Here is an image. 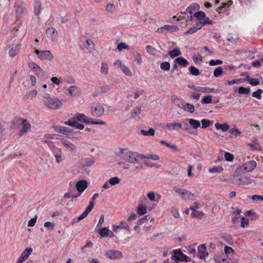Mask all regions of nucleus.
I'll use <instances>...</instances> for the list:
<instances>
[{
	"label": "nucleus",
	"mask_w": 263,
	"mask_h": 263,
	"mask_svg": "<svg viewBox=\"0 0 263 263\" xmlns=\"http://www.w3.org/2000/svg\"><path fill=\"white\" fill-rule=\"evenodd\" d=\"M203 215H204V213L202 212H199L198 211H194V212H192L191 214V216L194 218H201Z\"/></svg>",
	"instance_id": "nucleus-51"
},
{
	"label": "nucleus",
	"mask_w": 263,
	"mask_h": 263,
	"mask_svg": "<svg viewBox=\"0 0 263 263\" xmlns=\"http://www.w3.org/2000/svg\"><path fill=\"white\" fill-rule=\"evenodd\" d=\"M134 61L137 62L139 65L142 63V58L141 55L139 52L135 51L134 52Z\"/></svg>",
	"instance_id": "nucleus-44"
},
{
	"label": "nucleus",
	"mask_w": 263,
	"mask_h": 263,
	"mask_svg": "<svg viewBox=\"0 0 263 263\" xmlns=\"http://www.w3.org/2000/svg\"><path fill=\"white\" fill-rule=\"evenodd\" d=\"M68 95L72 97L79 96L81 93V89L76 86H71L67 89Z\"/></svg>",
	"instance_id": "nucleus-13"
},
{
	"label": "nucleus",
	"mask_w": 263,
	"mask_h": 263,
	"mask_svg": "<svg viewBox=\"0 0 263 263\" xmlns=\"http://www.w3.org/2000/svg\"><path fill=\"white\" fill-rule=\"evenodd\" d=\"M24 10L25 8L24 7V4L22 3L21 5H18L16 6L15 9V13L18 17L24 12Z\"/></svg>",
	"instance_id": "nucleus-34"
},
{
	"label": "nucleus",
	"mask_w": 263,
	"mask_h": 263,
	"mask_svg": "<svg viewBox=\"0 0 263 263\" xmlns=\"http://www.w3.org/2000/svg\"><path fill=\"white\" fill-rule=\"evenodd\" d=\"M224 158L227 161L231 162L234 159V156L229 152H226L224 154Z\"/></svg>",
	"instance_id": "nucleus-60"
},
{
	"label": "nucleus",
	"mask_w": 263,
	"mask_h": 263,
	"mask_svg": "<svg viewBox=\"0 0 263 263\" xmlns=\"http://www.w3.org/2000/svg\"><path fill=\"white\" fill-rule=\"evenodd\" d=\"M199 8V5L197 3H193L187 7L186 12L191 14L189 17L190 20H192L193 16L192 14L194 13L196 10H198Z\"/></svg>",
	"instance_id": "nucleus-18"
},
{
	"label": "nucleus",
	"mask_w": 263,
	"mask_h": 263,
	"mask_svg": "<svg viewBox=\"0 0 263 263\" xmlns=\"http://www.w3.org/2000/svg\"><path fill=\"white\" fill-rule=\"evenodd\" d=\"M244 81L248 82L252 86H257L260 84V81L258 79L251 78L249 75L247 76Z\"/></svg>",
	"instance_id": "nucleus-27"
},
{
	"label": "nucleus",
	"mask_w": 263,
	"mask_h": 263,
	"mask_svg": "<svg viewBox=\"0 0 263 263\" xmlns=\"http://www.w3.org/2000/svg\"><path fill=\"white\" fill-rule=\"evenodd\" d=\"M83 161V167H90L93 165L95 163V159L93 157H91L89 158H86L82 160Z\"/></svg>",
	"instance_id": "nucleus-24"
},
{
	"label": "nucleus",
	"mask_w": 263,
	"mask_h": 263,
	"mask_svg": "<svg viewBox=\"0 0 263 263\" xmlns=\"http://www.w3.org/2000/svg\"><path fill=\"white\" fill-rule=\"evenodd\" d=\"M256 164L255 161H249L243 165V169L247 172H252L255 168Z\"/></svg>",
	"instance_id": "nucleus-11"
},
{
	"label": "nucleus",
	"mask_w": 263,
	"mask_h": 263,
	"mask_svg": "<svg viewBox=\"0 0 263 263\" xmlns=\"http://www.w3.org/2000/svg\"><path fill=\"white\" fill-rule=\"evenodd\" d=\"M145 158V156L127 149L120 148L116 153V162L120 167L124 170L129 169V163H138L141 160Z\"/></svg>",
	"instance_id": "nucleus-1"
},
{
	"label": "nucleus",
	"mask_w": 263,
	"mask_h": 263,
	"mask_svg": "<svg viewBox=\"0 0 263 263\" xmlns=\"http://www.w3.org/2000/svg\"><path fill=\"white\" fill-rule=\"evenodd\" d=\"M212 102V96L211 95H208L204 97L201 101L202 104H210Z\"/></svg>",
	"instance_id": "nucleus-47"
},
{
	"label": "nucleus",
	"mask_w": 263,
	"mask_h": 263,
	"mask_svg": "<svg viewBox=\"0 0 263 263\" xmlns=\"http://www.w3.org/2000/svg\"><path fill=\"white\" fill-rule=\"evenodd\" d=\"M178 127L179 128H182V124L180 123H167L165 125V128H168L170 130H173L175 127Z\"/></svg>",
	"instance_id": "nucleus-35"
},
{
	"label": "nucleus",
	"mask_w": 263,
	"mask_h": 263,
	"mask_svg": "<svg viewBox=\"0 0 263 263\" xmlns=\"http://www.w3.org/2000/svg\"><path fill=\"white\" fill-rule=\"evenodd\" d=\"M137 213L140 215L145 214L147 212V207L146 205L141 204L138 206L137 210Z\"/></svg>",
	"instance_id": "nucleus-36"
},
{
	"label": "nucleus",
	"mask_w": 263,
	"mask_h": 263,
	"mask_svg": "<svg viewBox=\"0 0 263 263\" xmlns=\"http://www.w3.org/2000/svg\"><path fill=\"white\" fill-rule=\"evenodd\" d=\"M32 251V248H26L21 254L16 263H23L31 254Z\"/></svg>",
	"instance_id": "nucleus-8"
},
{
	"label": "nucleus",
	"mask_w": 263,
	"mask_h": 263,
	"mask_svg": "<svg viewBox=\"0 0 263 263\" xmlns=\"http://www.w3.org/2000/svg\"><path fill=\"white\" fill-rule=\"evenodd\" d=\"M245 79H234L232 80H228L227 81V84L229 85H232L234 84H238L240 83H242Z\"/></svg>",
	"instance_id": "nucleus-55"
},
{
	"label": "nucleus",
	"mask_w": 263,
	"mask_h": 263,
	"mask_svg": "<svg viewBox=\"0 0 263 263\" xmlns=\"http://www.w3.org/2000/svg\"><path fill=\"white\" fill-rule=\"evenodd\" d=\"M147 197L151 201L158 202L161 199V195L154 192H150L147 193Z\"/></svg>",
	"instance_id": "nucleus-19"
},
{
	"label": "nucleus",
	"mask_w": 263,
	"mask_h": 263,
	"mask_svg": "<svg viewBox=\"0 0 263 263\" xmlns=\"http://www.w3.org/2000/svg\"><path fill=\"white\" fill-rule=\"evenodd\" d=\"M262 92L263 90L262 89H258L257 91L252 93V97L258 100H260L261 99V93Z\"/></svg>",
	"instance_id": "nucleus-48"
},
{
	"label": "nucleus",
	"mask_w": 263,
	"mask_h": 263,
	"mask_svg": "<svg viewBox=\"0 0 263 263\" xmlns=\"http://www.w3.org/2000/svg\"><path fill=\"white\" fill-rule=\"evenodd\" d=\"M252 182V179L247 176H241L238 178L236 184L241 185H248L250 184Z\"/></svg>",
	"instance_id": "nucleus-14"
},
{
	"label": "nucleus",
	"mask_w": 263,
	"mask_h": 263,
	"mask_svg": "<svg viewBox=\"0 0 263 263\" xmlns=\"http://www.w3.org/2000/svg\"><path fill=\"white\" fill-rule=\"evenodd\" d=\"M35 53L37 55L38 58L41 60L51 61L53 57L52 53L49 50L40 51L38 49H35Z\"/></svg>",
	"instance_id": "nucleus-7"
},
{
	"label": "nucleus",
	"mask_w": 263,
	"mask_h": 263,
	"mask_svg": "<svg viewBox=\"0 0 263 263\" xmlns=\"http://www.w3.org/2000/svg\"><path fill=\"white\" fill-rule=\"evenodd\" d=\"M141 107L140 106H137L135 107L132 113L131 117L133 118H135L141 113Z\"/></svg>",
	"instance_id": "nucleus-50"
},
{
	"label": "nucleus",
	"mask_w": 263,
	"mask_h": 263,
	"mask_svg": "<svg viewBox=\"0 0 263 263\" xmlns=\"http://www.w3.org/2000/svg\"><path fill=\"white\" fill-rule=\"evenodd\" d=\"M118 63L119 67L124 74L128 76H132L133 75L132 72L129 70L128 67L123 64L121 61H118Z\"/></svg>",
	"instance_id": "nucleus-22"
},
{
	"label": "nucleus",
	"mask_w": 263,
	"mask_h": 263,
	"mask_svg": "<svg viewBox=\"0 0 263 263\" xmlns=\"http://www.w3.org/2000/svg\"><path fill=\"white\" fill-rule=\"evenodd\" d=\"M37 92L36 90H33L32 91H30L26 93L25 96V98L26 99L31 100L33 98H35L37 95Z\"/></svg>",
	"instance_id": "nucleus-37"
},
{
	"label": "nucleus",
	"mask_w": 263,
	"mask_h": 263,
	"mask_svg": "<svg viewBox=\"0 0 263 263\" xmlns=\"http://www.w3.org/2000/svg\"><path fill=\"white\" fill-rule=\"evenodd\" d=\"M181 54L180 49L178 48H176L172 50L169 51L168 54L172 58H174L178 57Z\"/></svg>",
	"instance_id": "nucleus-33"
},
{
	"label": "nucleus",
	"mask_w": 263,
	"mask_h": 263,
	"mask_svg": "<svg viewBox=\"0 0 263 263\" xmlns=\"http://www.w3.org/2000/svg\"><path fill=\"white\" fill-rule=\"evenodd\" d=\"M240 226L245 228L249 225V220L244 217H240Z\"/></svg>",
	"instance_id": "nucleus-57"
},
{
	"label": "nucleus",
	"mask_w": 263,
	"mask_h": 263,
	"mask_svg": "<svg viewBox=\"0 0 263 263\" xmlns=\"http://www.w3.org/2000/svg\"><path fill=\"white\" fill-rule=\"evenodd\" d=\"M163 28L170 32H176L179 30L178 27L176 25H165Z\"/></svg>",
	"instance_id": "nucleus-42"
},
{
	"label": "nucleus",
	"mask_w": 263,
	"mask_h": 263,
	"mask_svg": "<svg viewBox=\"0 0 263 263\" xmlns=\"http://www.w3.org/2000/svg\"><path fill=\"white\" fill-rule=\"evenodd\" d=\"M74 119H76L78 121L82 122L85 123L97 125L105 124V122L104 121L100 120H97L96 121H92L90 118L87 117L84 114H80L79 112L74 114Z\"/></svg>",
	"instance_id": "nucleus-3"
},
{
	"label": "nucleus",
	"mask_w": 263,
	"mask_h": 263,
	"mask_svg": "<svg viewBox=\"0 0 263 263\" xmlns=\"http://www.w3.org/2000/svg\"><path fill=\"white\" fill-rule=\"evenodd\" d=\"M41 7L42 3L41 2L36 1L34 6V14L35 15H38L40 13L41 11Z\"/></svg>",
	"instance_id": "nucleus-38"
},
{
	"label": "nucleus",
	"mask_w": 263,
	"mask_h": 263,
	"mask_svg": "<svg viewBox=\"0 0 263 263\" xmlns=\"http://www.w3.org/2000/svg\"><path fill=\"white\" fill-rule=\"evenodd\" d=\"M84 46L89 52H91L95 49V44L89 40H87L85 42Z\"/></svg>",
	"instance_id": "nucleus-28"
},
{
	"label": "nucleus",
	"mask_w": 263,
	"mask_h": 263,
	"mask_svg": "<svg viewBox=\"0 0 263 263\" xmlns=\"http://www.w3.org/2000/svg\"><path fill=\"white\" fill-rule=\"evenodd\" d=\"M98 194L97 193L93 195V196L91 198V200L90 201L89 204L88 206L87 207L85 211L84 212H83L78 217H77V219H74L73 220V222H78L80 221H81V220L85 218L87 216V215L91 211V210L93 208L94 204H95L93 201L96 199V198L98 197Z\"/></svg>",
	"instance_id": "nucleus-4"
},
{
	"label": "nucleus",
	"mask_w": 263,
	"mask_h": 263,
	"mask_svg": "<svg viewBox=\"0 0 263 263\" xmlns=\"http://www.w3.org/2000/svg\"><path fill=\"white\" fill-rule=\"evenodd\" d=\"M74 119H74V118H73V119H70V120H68L67 121H65L64 122V124L65 125H69V126H70L74 127L75 125H76V122H77L74 120Z\"/></svg>",
	"instance_id": "nucleus-64"
},
{
	"label": "nucleus",
	"mask_w": 263,
	"mask_h": 263,
	"mask_svg": "<svg viewBox=\"0 0 263 263\" xmlns=\"http://www.w3.org/2000/svg\"><path fill=\"white\" fill-rule=\"evenodd\" d=\"M140 133L143 136H152L154 135L155 131L153 128H150L147 131L144 129H141L140 130Z\"/></svg>",
	"instance_id": "nucleus-39"
},
{
	"label": "nucleus",
	"mask_w": 263,
	"mask_h": 263,
	"mask_svg": "<svg viewBox=\"0 0 263 263\" xmlns=\"http://www.w3.org/2000/svg\"><path fill=\"white\" fill-rule=\"evenodd\" d=\"M187 120L190 125L194 129H197L200 126V122L197 120L194 119H187Z\"/></svg>",
	"instance_id": "nucleus-30"
},
{
	"label": "nucleus",
	"mask_w": 263,
	"mask_h": 263,
	"mask_svg": "<svg viewBox=\"0 0 263 263\" xmlns=\"http://www.w3.org/2000/svg\"><path fill=\"white\" fill-rule=\"evenodd\" d=\"M28 66L30 68L33 70L34 72H35L36 71H37V69L39 70V68H41L34 62L30 63L28 65Z\"/></svg>",
	"instance_id": "nucleus-58"
},
{
	"label": "nucleus",
	"mask_w": 263,
	"mask_h": 263,
	"mask_svg": "<svg viewBox=\"0 0 263 263\" xmlns=\"http://www.w3.org/2000/svg\"><path fill=\"white\" fill-rule=\"evenodd\" d=\"M19 51L18 45H16L14 47L11 48L9 51V54L11 57H15Z\"/></svg>",
	"instance_id": "nucleus-40"
},
{
	"label": "nucleus",
	"mask_w": 263,
	"mask_h": 263,
	"mask_svg": "<svg viewBox=\"0 0 263 263\" xmlns=\"http://www.w3.org/2000/svg\"><path fill=\"white\" fill-rule=\"evenodd\" d=\"M223 72V69L221 67H218L214 70V76L215 77H219L221 76Z\"/></svg>",
	"instance_id": "nucleus-52"
},
{
	"label": "nucleus",
	"mask_w": 263,
	"mask_h": 263,
	"mask_svg": "<svg viewBox=\"0 0 263 263\" xmlns=\"http://www.w3.org/2000/svg\"><path fill=\"white\" fill-rule=\"evenodd\" d=\"M35 74L41 78H45L46 77V73L41 68L37 69L35 72Z\"/></svg>",
	"instance_id": "nucleus-63"
},
{
	"label": "nucleus",
	"mask_w": 263,
	"mask_h": 263,
	"mask_svg": "<svg viewBox=\"0 0 263 263\" xmlns=\"http://www.w3.org/2000/svg\"><path fill=\"white\" fill-rule=\"evenodd\" d=\"M46 33L48 37L50 38L52 41L57 39L58 33L55 28L52 27L48 28L46 30Z\"/></svg>",
	"instance_id": "nucleus-12"
},
{
	"label": "nucleus",
	"mask_w": 263,
	"mask_h": 263,
	"mask_svg": "<svg viewBox=\"0 0 263 263\" xmlns=\"http://www.w3.org/2000/svg\"><path fill=\"white\" fill-rule=\"evenodd\" d=\"M170 64L168 62H164L160 64V68L163 70L167 71L170 70Z\"/></svg>",
	"instance_id": "nucleus-53"
},
{
	"label": "nucleus",
	"mask_w": 263,
	"mask_h": 263,
	"mask_svg": "<svg viewBox=\"0 0 263 263\" xmlns=\"http://www.w3.org/2000/svg\"><path fill=\"white\" fill-rule=\"evenodd\" d=\"M54 130L58 133L64 134V135H68L69 133H70L71 131V130L67 127L65 126H57L54 127Z\"/></svg>",
	"instance_id": "nucleus-23"
},
{
	"label": "nucleus",
	"mask_w": 263,
	"mask_h": 263,
	"mask_svg": "<svg viewBox=\"0 0 263 263\" xmlns=\"http://www.w3.org/2000/svg\"><path fill=\"white\" fill-rule=\"evenodd\" d=\"M248 145L251 147L253 150H257L260 148L259 145L256 142L248 143Z\"/></svg>",
	"instance_id": "nucleus-59"
},
{
	"label": "nucleus",
	"mask_w": 263,
	"mask_h": 263,
	"mask_svg": "<svg viewBox=\"0 0 263 263\" xmlns=\"http://www.w3.org/2000/svg\"><path fill=\"white\" fill-rule=\"evenodd\" d=\"M88 183L85 180H81L78 181L76 185V189L80 193H82L87 188Z\"/></svg>",
	"instance_id": "nucleus-16"
},
{
	"label": "nucleus",
	"mask_w": 263,
	"mask_h": 263,
	"mask_svg": "<svg viewBox=\"0 0 263 263\" xmlns=\"http://www.w3.org/2000/svg\"><path fill=\"white\" fill-rule=\"evenodd\" d=\"M196 91L198 92H201L203 93H217L219 91L217 89H215L214 88H211L208 87H198L196 89Z\"/></svg>",
	"instance_id": "nucleus-20"
},
{
	"label": "nucleus",
	"mask_w": 263,
	"mask_h": 263,
	"mask_svg": "<svg viewBox=\"0 0 263 263\" xmlns=\"http://www.w3.org/2000/svg\"><path fill=\"white\" fill-rule=\"evenodd\" d=\"M42 97L44 99V105L50 109H57L61 108L62 103L57 98L51 97L49 94L45 90L42 91Z\"/></svg>",
	"instance_id": "nucleus-2"
},
{
	"label": "nucleus",
	"mask_w": 263,
	"mask_h": 263,
	"mask_svg": "<svg viewBox=\"0 0 263 263\" xmlns=\"http://www.w3.org/2000/svg\"><path fill=\"white\" fill-rule=\"evenodd\" d=\"M194 16L200 21H203L205 18V14L203 11L195 13Z\"/></svg>",
	"instance_id": "nucleus-46"
},
{
	"label": "nucleus",
	"mask_w": 263,
	"mask_h": 263,
	"mask_svg": "<svg viewBox=\"0 0 263 263\" xmlns=\"http://www.w3.org/2000/svg\"><path fill=\"white\" fill-rule=\"evenodd\" d=\"M52 151L53 154L56 159L57 162L58 163L61 162L64 160V156L62 155L61 149L56 147H53Z\"/></svg>",
	"instance_id": "nucleus-9"
},
{
	"label": "nucleus",
	"mask_w": 263,
	"mask_h": 263,
	"mask_svg": "<svg viewBox=\"0 0 263 263\" xmlns=\"http://www.w3.org/2000/svg\"><path fill=\"white\" fill-rule=\"evenodd\" d=\"M223 170L221 166H216L209 169V172L211 173H219Z\"/></svg>",
	"instance_id": "nucleus-41"
},
{
	"label": "nucleus",
	"mask_w": 263,
	"mask_h": 263,
	"mask_svg": "<svg viewBox=\"0 0 263 263\" xmlns=\"http://www.w3.org/2000/svg\"><path fill=\"white\" fill-rule=\"evenodd\" d=\"M202 124V128H205L209 127L212 123V121L208 119H202L201 121Z\"/></svg>",
	"instance_id": "nucleus-54"
},
{
	"label": "nucleus",
	"mask_w": 263,
	"mask_h": 263,
	"mask_svg": "<svg viewBox=\"0 0 263 263\" xmlns=\"http://www.w3.org/2000/svg\"><path fill=\"white\" fill-rule=\"evenodd\" d=\"M209 255V253L206 251V248L204 245H202L198 247L197 256L200 259H204Z\"/></svg>",
	"instance_id": "nucleus-10"
},
{
	"label": "nucleus",
	"mask_w": 263,
	"mask_h": 263,
	"mask_svg": "<svg viewBox=\"0 0 263 263\" xmlns=\"http://www.w3.org/2000/svg\"><path fill=\"white\" fill-rule=\"evenodd\" d=\"M189 70L190 73L194 76H198L200 74L199 69L194 66H190L189 68Z\"/></svg>",
	"instance_id": "nucleus-43"
},
{
	"label": "nucleus",
	"mask_w": 263,
	"mask_h": 263,
	"mask_svg": "<svg viewBox=\"0 0 263 263\" xmlns=\"http://www.w3.org/2000/svg\"><path fill=\"white\" fill-rule=\"evenodd\" d=\"M115 185V177L111 178L108 181L105 182L103 186H102V192L103 191V190H108L112 186Z\"/></svg>",
	"instance_id": "nucleus-26"
},
{
	"label": "nucleus",
	"mask_w": 263,
	"mask_h": 263,
	"mask_svg": "<svg viewBox=\"0 0 263 263\" xmlns=\"http://www.w3.org/2000/svg\"><path fill=\"white\" fill-rule=\"evenodd\" d=\"M22 129L19 133L20 136H22L26 134L29 129L31 128L30 124L26 120H23L21 123Z\"/></svg>",
	"instance_id": "nucleus-17"
},
{
	"label": "nucleus",
	"mask_w": 263,
	"mask_h": 263,
	"mask_svg": "<svg viewBox=\"0 0 263 263\" xmlns=\"http://www.w3.org/2000/svg\"><path fill=\"white\" fill-rule=\"evenodd\" d=\"M215 127L217 129H220L222 132H226L230 128L229 125L226 123H224L223 124L216 123L215 124Z\"/></svg>",
	"instance_id": "nucleus-29"
},
{
	"label": "nucleus",
	"mask_w": 263,
	"mask_h": 263,
	"mask_svg": "<svg viewBox=\"0 0 263 263\" xmlns=\"http://www.w3.org/2000/svg\"><path fill=\"white\" fill-rule=\"evenodd\" d=\"M98 233L101 237H111L114 236V233L112 231H109L107 227L99 229L98 230Z\"/></svg>",
	"instance_id": "nucleus-15"
},
{
	"label": "nucleus",
	"mask_w": 263,
	"mask_h": 263,
	"mask_svg": "<svg viewBox=\"0 0 263 263\" xmlns=\"http://www.w3.org/2000/svg\"><path fill=\"white\" fill-rule=\"evenodd\" d=\"M174 255H172V258L175 260L182 261L184 254L182 252L181 249H177L173 251Z\"/></svg>",
	"instance_id": "nucleus-21"
},
{
	"label": "nucleus",
	"mask_w": 263,
	"mask_h": 263,
	"mask_svg": "<svg viewBox=\"0 0 263 263\" xmlns=\"http://www.w3.org/2000/svg\"><path fill=\"white\" fill-rule=\"evenodd\" d=\"M182 108L184 110L188 111L190 113H193L195 110V107L194 106L189 103H187L185 104L183 106Z\"/></svg>",
	"instance_id": "nucleus-32"
},
{
	"label": "nucleus",
	"mask_w": 263,
	"mask_h": 263,
	"mask_svg": "<svg viewBox=\"0 0 263 263\" xmlns=\"http://www.w3.org/2000/svg\"><path fill=\"white\" fill-rule=\"evenodd\" d=\"M174 191L176 193L179 194L184 200H192L194 199L195 197V195L193 193L186 190L175 188Z\"/></svg>",
	"instance_id": "nucleus-5"
},
{
	"label": "nucleus",
	"mask_w": 263,
	"mask_h": 263,
	"mask_svg": "<svg viewBox=\"0 0 263 263\" xmlns=\"http://www.w3.org/2000/svg\"><path fill=\"white\" fill-rule=\"evenodd\" d=\"M61 143L67 148L70 149V151H73L75 149V146L69 141L65 139H62Z\"/></svg>",
	"instance_id": "nucleus-31"
},
{
	"label": "nucleus",
	"mask_w": 263,
	"mask_h": 263,
	"mask_svg": "<svg viewBox=\"0 0 263 263\" xmlns=\"http://www.w3.org/2000/svg\"><path fill=\"white\" fill-rule=\"evenodd\" d=\"M104 112L103 107L99 103L93 104L90 108L91 114L96 117H100L102 116Z\"/></svg>",
	"instance_id": "nucleus-6"
},
{
	"label": "nucleus",
	"mask_w": 263,
	"mask_h": 263,
	"mask_svg": "<svg viewBox=\"0 0 263 263\" xmlns=\"http://www.w3.org/2000/svg\"><path fill=\"white\" fill-rule=\"evenodd\" d=\"M174 63L184 67H186L189 65L188 61L183 57H178L174 60Z\"/></svg>",
	"instance_id": "nucleus-25"
},
{
	"label": "nucleus",
	"mask_w": 263,
	"mask_h": 263,
	"mask_svg": "<svg viewBox=\"0 0 263 263\" xmlns=\"http://www.w3.org/2000/svg\"><path fill=\"white\" fill-rule=\"evenodd\" d=\"M214 261L216 263H229V261L227 258H223L221 257L217 256L214 258Z\"/></svg>",
	"instance_id": "nucleus-56"
},
{
	"label": "nucleus",
	"mask_w": 263,
	"mask_h": 263,
	"mask_svg": "<svg viewBox=\"0 0 263 263\" xmlns=\"http://www.w3.org/2000/svg\"><path fill=\"white\" fill-rule=\"evenodd\" d=\"M108 65L105 63L102 64L101 68V72L102 74H106L108 72Z\"/></svg>",
	"instance_id": "nucleus-61"
},
{
	"label": "nucleus",
	"mask_w": 263,
	"mask_h": 263,
	"mask_svg": "<svg viewBox=\"0 0 263 263\" xmlns=\"http://www.w3.org/2000/svg\"><path fill=\"white\" fill-rule=\"evenodd\" d=\"M117 48L119 50L121 51L124 49H129V47L124 43H120L117 45Z\"/></svg>",
	"instance_id": "nucleus-62"
},
{
	"label": "nucleus",
	"mask_w": 263,
	"mask_h": 263,
	"mask_svg": "<svg viewBox=\"0 0 263 263\" xmlns=\"http://www.w3.org/2000/svg\"><path fill=\"white\" fill-rule=\"evenodd\" d=\"M250 91V88H246L242 86L239 87L238 92L240 94L246 95L248 94Z\"/></svg>",
	"instance_id": "nucleus-49"
},
{
	"label": "nucleus",
	"mask_w": 263,
	"mask_h": 263,
	"mask_svg": "<svg viewBox=\"0 0 263 263\" xmlns=\"http://www.w3.org/2000/svg\"><path fill=\"white\" fill-rule=\"evenodd\" d=\"M149 220H150L151 221L152 220V218H151V217L149 215H145L138 220L137 224L139 226L141 225L144 222H145L146 221H148Z\"/></svg>",
	"instance_id": "nucleus-45"
}]
</instances>
